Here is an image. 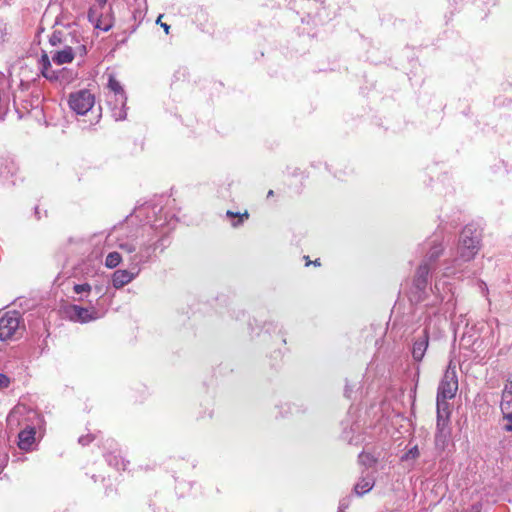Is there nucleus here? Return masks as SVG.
I'll list each match as a JSON object with an SVG mask.
<instances>
[{
  "label": "nucleus",
  "instance_id": "1",
  "mask_svg": "<svg viewBox=\"0 0 512 512\" xmlns=\"http://www.w3.org/2000/svg\"><path fill=\"white\" fill-rule=\"evenodd\" d=\"M481 232L472 225H467L461 232L457 256L453 259L456 266L474 259L480 249Z\"/></svg>",
  "mask_w": 512,
  "mask_h": 512
},
{
  "label": "nucleus",
  "instance_id": "2",
  "mask_svg": "<svg viewBox=\"0 0 512 512\" xmlns=\"http://www.w3.org/2000/svg\"><path fill=\"white\" fill-rule=\"evenodd\" d=\"M458 390V378L455 367L449 366L438 386L437 404H449L448 400L455 397Z\"/></svg>",
  "mask_w": 512,
  "mask_h": 512
},
{
  "label": "nucleus",
  "instance_id": "3",
  "mask_svg": "<svg viewBox=\"0 0 512 512\" xmlns=\"http://www.w3.org/2000/svg\"><path fill=\"white\" fill-rule=\"evenodd\" d=\"M68 104L76 114L85 115L93 108L95 97L89 90L82 89L69 95Z\"/></svg>",
  "mask_w": 512,
  "mask_h": 512
},
{
  "label": "nucleus",
  "instance_id": "4",
  "mask_svg": "<svg viewBox=\"0 0 512 512\" xmlns=\"http://www.w3.org/2000/svg\"><path fill=\"white\" fill-rule=\"evenodd\" d=\"M20 329V315L18 312H7L0 318V341L13 339Z\"/></svg>",
  "mask_w": 512,
  "mask_h": 512
},
{
  "label": "nucleus",
  "instance_id": "5",
  "mask_svg": "<svg viewBox=\"0 0 512 512\" xmlns=\"http://www.w3.org/2000/svg\"><path fill=\"white\" fill-rule=\"evenodd\" d=\"M108 87L114 92L115 102L120 103V108H113V117L116 120H124L127 116L125 104L127 97L119 81L112 75L109 76Z\"/></svg>",
  "mask_w": 512,
  "mask_h": 512
},
{
  "label": "nucleus",
  "instance_id": "6",
  "mask_svg": "<svg viewBox=\"0 0 512 512\" xmlns=\"http://www.w3.org/2000/svg\"><path fill=\"white\" fill-rule=\"evenodd\" d=\"M69 318L72 321L87 323L98 318L97 310L94 307L84 308L78 305H72L68 309Z\"/></svg>",
  "mask_w": 512,
  "mask_h": 512
},
{
  "label": "nucleus",
  "instance_id": "7",
  "mask_svg": "<svg viewBox=\"0 0 512 512\" xmlns=\"http://www.w3.org/2000/svg\"><path fill=\"white\" fill-rule=\"evenodd\" d=\"M450 405L437 404V436L446 437L449 433Z\"/></svg>",
  "mask_w": 512,
  "mask_h": 512
},
{
  "label": "nucleus",
  "instance_id": "8",
  "mask_svg": "<svg viewBox=\"0 0 512 512\" xmlns=\"http://www.w3.org/2000/svg\"><path fill=\"white\" fill-rule=\"evenodd\" d=\"M427 280H421L414 278L412 287L409 292V299L413 303H419L423 301L427 295Z\"/></svg>",
  "mask_w": 512,
  "mask_h": 512
},
{
  "label": "nucleus",
  "instance_id": "9",
  "mask_svg": "<svg viewBox=\"0 0 512 512\" xmlns=\"http://www.w3.org/2000/svg\"><path fill=\"white\" fill-rule=\"evenodd\" d=\"M35 428L28 426L18 434V447L21 450L29 451L31 450L33 444L35 443Z\"/></svg>",
  "mask_w": 512,
  "mask_h": 512
},
{
  "label": "nucleus",
  "instance_id": "10",
  "mask_svg": "<svg viewBox=\"0 0 512 512\" xmlns=\"http://www.w3.org/2000/svg\"><path fill=\"white\" fill-rule=\"evenodd\" d=\"M430 248L427 253L426 259L423 262H427L432 267L433 263L439 258L443 252L442 238L435 236L429 242Z\"/></svg>",
  "mask_w": 512,
  "mask_h": 512
},
{
  "label": "nucleus",
  "instance_id": "11",
  "mask_svg": "<svg viewBox=\"0 0 512 512\" xmlns=\"http://www.w3.org/2000/svg\"><path fill=\"white\" fill-rule=\"evenodd\" d=\"M134 273L128 270H117L113 273L112 284L114 288L119 289L130 283L135 278Z\"/></svg>",
  "mask_w": 512,
  "mask_h": 512
},
{
  "label": "nucleus",
  "instance_id": "12",
  "mask_svg": "<svg viewBox=\"0 0 512 512\" xmlns=\"http://www.w3.org/2000/svg\"><path fill=\"white\" fill-rule=\"evenodd\" d=\"M428 347V334L427 331H424L423 336L416 340L413 344L412 356L416 361L422 360L424 357L425 351Z\"/></svg>",
  "mask_w": 512,
  "mask_h": 512
},
{
  "label": "nucleus",
  "instance_id": "13",
  "mask_svg": "<svg viewBox=\"0 0 512 512\" xmlns=\"http://www.w3.org/2000/svg\"><path fill=\"white\" fill-rule=\"evenodd\" d=\"M75 49L70 46H65L62 50L57 51L53 56L52 60L58 65L70 63L75 57Z\"/></svg>",
  "mask_w": 512,
  "mask_h": 512
},
{
  "label": "nucleus",
  "instance_id": "14",
  "mask_svg": "<svg viewBox=\"0 0 512 512\" xmlns=\"http://www.w3.org/2000/svg\"><path fill=\"white\" fill-rule=\"evenodd\" d=\"M77 77V74L69 69L61 68L55 71V74H51V82H59L60 84H68Z\"/></svg>",
  "mask_w": 512,
  "mask_h": 512
},
{
  "label": "nucleus",
  "instance_id": "15",
  "mask_svg": "<svg viewBox=\"0 0 512 512\" xmlns=\"http://www.w3.org/2000/svg\"><path fill=\"white\" fill-rule=\"evenodd\" d=\"M19 168L13 159L3 158L0 160V175L4 177L15 176Z\"/></svg>",
  "mask_w": 512,
  "mask_h": 512
},
{
  "label": "nucleus",
  "instance_id": "16",
  "mask_svg": "<svg viewBox=\"0 0 512 512\" xmlns=\"http://www.w3.org/2000/svg\"><path fill=\"white\" fill-rule=\"evenodd\" d=\"M226 217L229 219L231 226L234 228L239 227L244 223V221L249 219V213L247 211L240 213V212H233L231 210H228L226 212Z\"/></svg>",
  "mask_w": 512,
  "mask_h": 512
},
{
  "label": "nucleus",
  "instance_id": "17",
  "mask_svg": "<svg viewBox=\"0 0 512 512\" xmlns=\"http://www.w3.org/2000/svg\"><path fill=\"white\" fill-rule=\"evenodd\" d=\"M374 486L373 478H362L360 479L354 486V492L361 496L367 492H369Z\"/></svg>",
  "mask_w": 512,
  "mask_h": 512
},
{
  "label": "nucleus",
  "instance_id": "18",
  "mask_svg": "<svg viewBox=\"0 0 512 512\" xmlns=\"http://www.w3.org/2000/svg\"><path fill=\"white\" fill-rule=\"evenodd\" d=\"M41 75L50 81L51 74H55L56 70H51V63L48 55L43 53L39 60Z\"/></svg>",
  "mask_w": 512,
  "mask_h": 512
},
{
  "label": "nucleus",
  "instance_id": "19",
  "mask_svg": "<svg viewBox=\"0 0 512 512\" xmlns=\"http://www.w3.org/2000/svg\"><path fill=\"white\" fill-rule=\"evenodd\" d=\"M512 404V385L509 387L506 385L502 391V400H501V410L504 413H506L507 410H509L510 406Z\"/></svg>",
  "mask_w": 512,
  "mask_h": 512
},
{
  "label": "nucleus",
  "instance_id": "20",
  "mask_svg": "<svg viewBox=\"0 0 512 512\" xmlns=\"http://www.w3.org/2000/svg\"><path fill=\"white\" fill-rule=\"evenodd\" d=\"M121 255L120 253L116 252V251H113V252H110L107 256H106V259H105V266L107 268H110V269H113L115 267H117L120 262H121Z\"/></svg>",
  "mask_w": 512,
  "mask_h": 512
},
{
  "label": "nucleus",
  "instance_id": "21",
  "mask_svg": "<svg viewBox=\"0 0 512 512\" xmlns=\"http://www.w3.org/2000/svg\"><path fill=\"white\" fill-rule=\"evenodd\" d=\"M432 267L429 266L427 262H422L416 270L414 278H419L421 280H427L430 274Z\"/></svg>",
  "mask_w": 512,
  "mask_h": 512
},
{
  "label": "nucleus",
  "instance_id": "22",
  "mask_svg": "<svg viewBox=\"0 0 512 512\" xmlns=\"http://www.w3.org/2000/svg\"><path fill=\"white\" fill-rule=\"evenodd\" d=\"M358 461L361 465L365 466L366 468H369L376 463L377 459L370 453L363 452L359 455Z\"/></svg>",
  "mask_w": 512,
  "mask_h": 512
},
{
  "label": "nucleus",
  "instance_id": "23",
  "mask_svg": "<svg viewBox=\"0 0 512 512\" xmlns=\"http://www.w3.org/2000/svg\"><path fill=\"white\" fill-rule=\"evenodd\" d=\"M119 248L128 254H132L136 251V245L133 242H125L119 245Z\"/></svg>",
  "mask_w": 512,
  "mask_h": 512
},
{
  "label": "nucleus",
  "instance_id": "24",
  "mask_svg": "<svg viewBox=\"0 0 512 512\" xmlns=\"http://www.w3.org/2000/svg\"><path fill=\"white\" fill-rule=\"evenodd\" d=\"M419 456V449L417 446L409 449L402 457V460L415 459Z\"/></svg>",
  "mask_w": 512,
  "mask_h": 512
},
{
  "label": "nucleus",
  "instance_id": "25",
  "mask_svg": "<svg viewBox=\"0 0 512 512\" xmlns=\"http://www.w3.org/2000/svg\"><path fill=\"white\" fill-rule=\"evenodd\" d=\"M503 420L506 422L503 429L507 432H512V412L504 413Z\"/></svg>",
  "mask_w": 512,
  "mask_h": 512
},
{
  "label": "nucleus",
  "instance_id": "26",
  "mask_svg": "<svg viewBox=\"0 0 512 512\" xmlns=\"http://www.w3.org/2000/svg\"><path fill=\"white\" fill-rule=\"evenodd\" d=\"M73 290L76 294H81L83 292L89 293L91 291V286L88 283L76 284L74 285Z\"/></svg>",
  "mask_w": 512,
  "mask_h": 512
},
{
  "label": "nucleus",
  "instance_id": "27",
  "mask_svg": "<svg viewBox=\"0 0 512 512\" xmlns=\"http://www.w3.org/2000/svg\"><path fill=\"white\" fill-rule=\"evenodd\" d=\"M93 440H94V436L88 434L85 436H81L78 441L81 445L85 446V445H88L89 443H91Z\"/></svg>",
  "mask_w": 512,
  "mask_h": 512
},
{
  "label": "nucleus",
  "instance_id": "28",
  "mask_svg": "<svg viewBox=\"0 0 512 512\" xmlns=\"http://www.w3.org/2000/svg\"><path fill=\"white\" fill-rule=\"evenodd\" d=\"M10 384V379L7 375L0 373V387L7 388Z\"/></svg>",
  "mask_w": 512,
  "mask_h": 512
},
{
  "label": "nucleus",
  "instance_id": "29",
  "mask_svg": "<svg viewBox=\"0 0 512 512\" xmlns=\"http://www.w3.org/2000/svg\"><path fill=\"white\" fill-rule=\"evenodd\" d=\"M161 18H162V15H159V16H158V18H157V20H156V23H157V24H160V25H161V27H163V28H164L165 33H166V34H168V33H169V28H170V26H169V25H167L166 23H162V22H161Z\"/></svg>",
  "mask_w": 512,
  "mask_h": 512
},
{
  "label": "nucleus",
  "instance_id": "30",
  "mask_svg": "<svg viewBox=\"0 0 512 512\" xmlns=\"http://www.w3.org/2000/svg\"><path fill=\"white\" fill-rule=\"evenodd\" d=\"M57 42H60V38L56 34H53L50 38V43L56 45Z\"/></svg>",
  "mask_w": 512,
  "mask_h": 512
},
{
  "label": "nucleus",
  "instance_id": "31",
  "mask_svg": "<svg viewBox=\"0 0 512 512\" xmlns=\"http://www.w3.org/2000/svg\"><path fill=\"white\" fill-rule=\"evenodd\" d=\"M96 27L100 28V29H102L104 31H108L111 28V25L102 26L101 23H97Z\"/></svg>",
  "mask_w": 512,
  "mask_h": 512
},
{
  "label": "nucleus",
  "instance_id": "32",
  "mask_svg": "<svg viewBox=\"0 0 512 512\" xmlns=\"http://www.w3.org/2000/svg\"><path fill=\"white\" fill-rule=\"evenodd\" d=\"M132 262H135V263H139L142 261V259L140 258V256L138 254H135L132 258H131Z\"/></svg>",
  "mask_w": 512,
  "mask_h": 512
},
{
  "label": "nucleus",
  "instance_id": "33",
  "mask_svg": "<svg viewBox=\"0 0 512 512\" xmlns=\"http://www.w3.org/2000/svg\"><path fill=\"white\" fill-rule=\"evenodd\" d=\"M6 460H7V455L5 454L3 460H0V472L3 469L4 463H5Z\"/></svg>",
  "mask_w": 512,
  "mask_h": 512
},
{
  "label": "nucleus",
  "instance_id": "34",
  "mask_svg": "<svg viewBox=\"0 0 512 512\" xmlns=\"http://www.w3.org/2000/svg\"><path fill=\"white\" fill-rule=\"evenodd\" d=\"M433 291H434L435 294H440L438 281H436Z\"/></svg>",
  "mask_w": 512,
  "mask_h": 512
},
{
  "label": "nucleus",
  "instance_id": "35",
  "mask_svg": "<svg viewBox=\"0 0 512 512\" xmlns=\"http://www.w3.org/2000/svg\"><path fill=\"white\" fill-rule=\"evenodd\" d=\"M76 49H77V50H79V52H80L81 54L86 53V48H85V46H83V45H82V46H78Z\"/></svg>",
  "mask_w": 512,
  "mask_h": 512
},
{
  "label": "nucleus",
  "instance_id": "36",
  "mask_svg": "<svg viewBox=\"0 0 512 512\" xmlns=\"http://www.w3.org/2000/svg\"><path fill=\"white\" fill-rule=\"evenodd\" d=\"M107 1H108V0H98L99 5H100L101 7H103V6L106 4V2H107Z\"/></svg>",
  "mask_w": 512,
  "mask_h": 512
},
{
  "label": "nucleus",
  "instance_id": "37",
  "mask_svg": "<svg viewBox=\"0 0 512 512\" xmlns=\"http://www.w3.org/2000/svg\"><path fill=\"white\" fill-rule=\"evenodd\" d=\"M349 392H350V389L346 388V390H345V395H346L347 397H349Z\"/></svg>",
  "mask_w": 512,
  "mask_h": 512
},
{
  "label": "nucleus",
  "instance_id": "38",
  "mask_svg": "<svg viewBox=\"0 0 512 512\" xmlns=\"http://www.w3.org/2000/svg\"><path fill=\"white\" fill-rule=\"evenodd\" d=\"M446 270H447L446 274L453 273V271H450V267H446Z\"/></svg>",
  "mask_w": 512,
  "mask_h": 512
},
{
  "label": "nucleus",
  "instance_id": "39",
  "mask_svg": "<svg viewBox=\"0 0 512 512\" xmlns=\"http://www.w3.org/2000/svg\"><path fill=\"white\" fill-rule=\"evenodd\" d=\"M314 265H320L318 259H316L314 262H313Z\"/></svg>",
  "mask_w": 512,
  "mask_h": 512
},
{
  "label": "nucleus",
  "instance_id": "40",
  "mask_svg": "<svg viewBox=\"0 0 512 512\" xmlns=\"http://www.w3.org/2000/svg\"><path fill=\"white\" fill-rule=\"evenodd\" d=\"M92 13H93V10H92V9H90V10H89V17H91V16H92Z\"/></svg>",
  "mask_w": 512,
  "mask_h": 512
},
{
  "label": "nucleus",
  "instance_id": "41",
  "mask_svg": "<svg viewBox=\"0 0 512 512\" xmlns=\"http://www.w3.org/2000/svg\"><path fill=\"white\" fill-rule=\"evenodd\" d=\"M272 195H273V191H272V190H270V191L268 192V196H272Z\"/></svg>",
  "mask_w": 512,
  "mask_h": 512
},
{
  "label": "nucleus",
  "instance_id": "42",
  "mask_svg": "<svg viewBox=\"0 0 512 512\" xmlns=\"http://www.w3.org/2000/svg\"><path fill=\"white\" fill-rule=\"evenodd\" d=\"M15 413H17V410H13L12 413L10 414V416H12Z\"/></svg>",
  "mask_w": 512,
  "mask_h": 512
}]
</instances>
